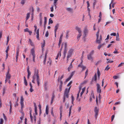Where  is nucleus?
I'll return each mask as SVG.
<instances>
[{
  "label": "nucleus",
  "mask_w": 124,
  "mask_h": 124,
  "mask_svg": "<svg viewBox=\"0 0 124 124\" xmlns=\"http://www.w3.org/2000/svg\"><path fill=\"white\" fill-rule=\"evenodd\" d=\"M19 54V51L18 50H17L16 52V61L17 62V58L18 57V55Z\"/></svg>",
  "instance_id": "obj_26"
},
{
  "label": "nucleus",
  "mask_w": 124,
  "mask_h": 124,
  "mask_svg": "<svg viewBox=\"0 0 124 124\" xmlns=\"http://www.w3.org/2000/svg\"><path fill=\"white\" fill-rule=\"evenodd\" d=\"M52 62L51 60L50 59H49V61L47 62V64H48V65H51Z\"/></svg>",
  "instance_id": "obj_28"
},
{
  "label": "nucleus",
  "mask_w": 124,
  "mask_h": 124,
  "mask_svg": "<svg viewBox=\"0 0 124 124\" xmlns=\"http://www.w3.org/2000/svg\"><path fill=\"white\" fill-rule=\"evenodd\" d=\"M86 3H87V10H88V12H90V9H89V7L90 6L89 3V1H87V2Z\"/></svg>",
  "instance_id": "obj_21"
},
{
  "label": "nucleus",
  "mask_w": 124,
  "mask_h": 124,
  "mask_svg": "<svg viewBox=\"0 0 124 124\" xmlns=\"http://www.w3.org/2000/svg\"><path fill=\"white\" fill-rule=\"evenodd\" d=\"M71 86H70L68 89L67 88H66L65 90L69 92L70 89L71 87Z\"/></svg>",
  "instance_id": "obj_45"
},
{
  "label": "nucleus",
  "mask_w": 124,
  "mask_h": 124,
  "mask_svg": "<svg viewBox=\"0 0 124 124\" xmlns=\"http://www.w3.org/2000/svg\"><path fill=\"white\" fill-rule=\"evenodd\" d=\"M63 34H62L60 35V37L59 40H62V38L63 36Z\"/></svg>",
  "instance_id": "obj_59"
},
{
  "label": "nucleus",
  "mask_w": 124,
  "mask_h": 124,
  "mask_svg": "<svg viewBox=\"0 0 124 124\" xmlns=\"http://www.w3.org/2000/svg\"><path fill=\"white\" fill-rule=\"evenodd\" d=\"M66 44V48L67 47V44L66 43H63L62 44L61 46V47L60 48V51L58 53L59 54V56L60 57L61 56V51L62 50V49L63 47L64 48V46L65 45V44Z\"/></svg>",
  "instance_id": "obj_3"
},
{
  "label": "nucleus",
  "mask_w": 124,
  "mask_h": 124,
  "mask_svg": "<svg viewBox=\"0 0 124 124\" xmlns=\"http://www.w3.org/2000/svg\"><path fill=\"white\" fill-rule=\"evenodd\" d=\"M60 120H61L62 119L61 118H62V114L61 109L60 110Z\"/></svg>",
  "instance_id": "obj_52"
},
{
  "label": "nucleus",
  "mask_w": 124,
  "mask_h": 124,
  "mask_svg": "<svg viewBox=\"0 0 124 124\" xmlns=\"http://www.w3.org/2000/svg\"><path fill=\"white\" fill-rule=\"evenodd\" d=\"M85 87H84V88H83L82 89V92L80 94V96H82V94L84 92L85 90Z\"/></svg>",
  "instance_id": "obj_20"
},
{
  "label": "nucleus",
  "mask_w": 124,
  "mask_h": 124,
  "mask_svg": "<svg viewBox=\"0 0 124 124\" xmlns=\"http://www.w3.org/2000/svg\"><path fill=\"white\" fill-rule=\"evenodd\" d=\"M42 19H40V26H41L42 24Z\"/></svg>",
  "instance_id": "obj_57"
},
{
  "label": "nucleus",
  "mask_w": 124,
  "mask_h": 124,
  "mask_svg": "<svg viewBox=\"0 0 124 124\" xmlns=\"http://www.w3.org/2000/svg\"><path fill=\"white\" fill-rule=\"evenodd\" d=\"M108 61L107 62V63H112L113 62V61H111L110 60H109L108 59H106Z\"/></svg>",
  "instance_id": "obj_35"
},
{
  "label": "nucleus",
  "mask_w": 124,
  "mask_h": 124,
  "mask_svg": "<svg viewBox=\"0 0 124 124\" xmlns=\"http://www.w3.org/2000/svg\"><path fill=\"white\" fill-rule=\"evenodd\" d=\"M21 107V108L22 110L23 108L24 107V104L23 103H20Z\"/></svg>",
  "instance_id": "obj_49"
},
{
  "label": "nucleus",
  "mask_w": 124,
  "mask_h": 124,
  "mask_svg": "<svg viewBox=\"0 0 124 124\" xmlns=\"http://www.w3.org/2000/svg\"><path fill=\"white\" fill-rule=\"evenodd\" d=\"M53 23V21L52 20L51 18H50L49 19L48 24H49L50 23Z\"/></svg>",
  "instance_id": "obj_30"
},
{
  "label": "nucleus",
  "mask_w": 124,
  "mask_h": 124,
  "mask_svg": "<svg viewBox=\"0 0 124 124\" xmlns=\"http://www.w3.org/2000/svg\"><path fill=\"white\" fill-rule=\"evenodd\" d=\"M86 66H83L82 67V71L85 70L86 69Z\"/></svg>",
  "instance_id": "obj_46"
},
{
  "label": "nucleus",
  "mask_w": 124,
  "mask_h": 124,
  "mask_svg": "<svg viewBox=\"0 0 124 124\" xmlns=\"http://www.w3.org/2000/svg\"><path fill=\"white\" fill-rule=\"evenodd\" d=\"M99 30H98V31L96 33V36H97V38H99Z\"/></svg>",
  "instance_id": "obj_48"
},
{
  "label": "nucleus",
  "mask_w": 124,
  "mask_h": 124,
  "mask_svg": "<svg viewBox=\"0 0 124 124\" xmlns=\"http://www.w3.org/2000/svg\"><path fill=\"white\" fill-rule=\"evenodd\" d=\"M74 51V49H70L68 51V53L71 54H72L73 52Z\"/></svg>",
  "instance_id": "obj_27"
},
{
  "label": "nucleus",
  "mask_w": 124,
  "mask_h": 124,
  "mask_svg": "<svg viewBox=\"0 0 124 124\" xmlns=\"http://www.w3.org/2000/svg\"><path fill=\"white\" fill-rule=\"evenodd\" d=\"M62 85H60L59 86V91L60 92H61L62 91Z\"/></svg>",
  "instance_id": "obj_58"
},
{
  "label": "nucleus",
  "mask_w": 124,
  "mask_h": 124,
  "mask_svg": "<svg viewBox=\"0 0 124 124\" xmlns=\"http://www.w3.org/2000/svg\"><path fill=\"white\" fill-rule=\"evenodd\" d=\"M44 43H43L42 44V45L41 47L42 48V49L45 46V40H44Z\"/></svg>",
  "instance_id": "obj_36"
},
{
  "label": "nucleus",
  "mask_w": 124,
  "mask_h": 124,
  "mask_svg": "<svg viewBox=\"0 0 124 124\" xmlns=\"http://www.w3.org/2000/svg\"><path fill=\"white\" fill-rule=\"evenodd\" d=\"M99 110V109L97 107H95L94 111L95 113V117L96 119L97 118L98 115Z\"/></svg>",
  "instance_id": "obj_4"
},
{
  "label": "nucleus",
  "mask_w": 124,
  "mask_h": 124,
  "mask_svg": "<svg viewBox=\"0 0 124 124\" xmlns=\"http://www.w3.org/2000/svg\"><path fill=\"white\" fill-rule=\"evenodd\" d=\"M81 36V33H79V34L78 35L77 37V39H78V40L80 39V37Z\"/></svg>",
  "instance_id": "obj_31"
},
{
  "label": "nucleus",
  "mask_w": 124,
  "mask_h": 124,
  "mask_svg": "<svg viewBox=\"0 0 124 124\" xmlns=\"http://www.w3.org/2000/svg\"><path fill=\"white\" fill-rule=\"evenodd\" d=\"M115 117V115H113L111 117V121L112 122L114 119V118Z\"/></svg>",
  "instance_id": "obj_63"
},
{
  "label": "nucleus",
  "mask_w": 124,
  "mask_h": 124,
  "mask_svg": "<svg viewBox=\"0 0 124 124\" xmlns=\"http://www.w3.org/2000/svg\"><path fill=\"white\" fill-rule=\"evenodd\" d=\"M72 103L73 104L74 100V98L72 95L71 96Z\"/></svg>",
  "instance_id": "obj_44"
},
{
  "label": "nucleus",
  "mask_w": 124,
  "mask_h": 124,
  "mask_svg": "<svg viewBox=\"0 0 124 124\" xmlns=\"http://www.w3.org/2000/svg\"><path fill=\"white\" fill-rule=\"evenodd\" d=\"M72 81H70L69 82V83L67 84V86H70L72 84Z\"/></svg>",
  "instance_id": "obj_62"
},
{
  "label": "nucleus",
  "mask_w": 124,
  "mask_h": 124,
  "mask_svg": "<svg viewBox=\"0 0 124 124\" xmlns=\"http://www.w3.org/2000/svg\"><path fill=\"white\" fill-rule=\"evenodd\" d=\"M94 53V50H92L91 51L90 53L89 54V55H93V54Z\"/></svg>",
  "instance_id": "obj_42"
},
{
  "label": "nucleus",
  "mask_w": 124,
  "mask_h": 124,
  "mask_svg": "<svg viewBox=\"0 0 124 124\" xmlns=\"http://www.w3.org/2000/svg\"><path fill=\"white\" fill-rule=\"evenodd\" d=\"M105 45V44L103 43L102 44L99 45L98 46V49L100 50L101 47H103Z\"/></svg>",
  "instance_id": "obj_17"
},
{
  "label": "nucleus",
  "mask_w": 124,
  "mask_h": 124,
  "mask_svg": "<svg viewBox=\"0 0 124 124\" xmlns=\"http://www.w3.org/2000/svg\"><path fill=\"white\" fill-rule=\"evenodd\" d=\"M39 29H38L36 33L37 34L36 36V38L38 39V40H39Z\"/></svg>",
  "instance_id": "obj_12"
},
{
  "label": "nucleus",
  "mask_w": 124,
  "mask_h": 124,
  "mask_svg": "<svg viewBox=\"0 0 124 124\" xmlns=\"http://www.w3.org/2000/svg\"><path fill=\"white\" fill-rule=\"evenodd\" d=\"M59 27V24H57L54 27L55 29L54 30V32H56L57 30Z\"/></svg>",
  "instance_id": "obj_14"
},
{
  "label": "nucleus",
  "mask_w": 124,
  "mask_h": 124,
  "mask_svg": "<svg viewBox=\"0 0 124 124\" xmlns=\"http://www.w3.org/2000/svg\"><path fill=\"white\" fill-rule=\"evenodd\" d=\"M9 69H8L6 75V78L10 79L11 78V75L9 73Z\"/></svg>",
  "instance_id": "obj_7"
},
{
  "label": "nucleus",
  "mask_w": 124,
  "mask_h": 124,
  "mask_svg": "<svg viewBox=\"0 0 124 124\" xmlns=\"http://www.w3.org/2000/svg\"><path fill=\"white\" fill-rule=\"evenodd\" d=\"M9 49V46H8L7 47L6 49V52L7 54H8V51Z\"/></svg>",
  "instance_id": "obj_41"
},
{
  "label": "nucleus",
  "mask_w": 124,
  "mask_h": 124,
  "mask_svg": "<svg viewBox=\"0 0 124 124\" xmlns=\"http://www.w3.org/2000/svg\"><path fill=\"white\" fill-rule=\"evenodd\" d=\"M66 9L68 11L71 12L72 11V9L70 8H66Z\"/></svg>",
  "instance_id": "obj_33"
},
{
  "label": "nucleus",
  "mask_w": 124,
  "mask_h": 124,
  "mask_svg": "<svg viewBox=\"0 0 124 124\" xmlns=\"http://www.w3.org/2000/svg\"><path fill=\"white\" fill-rule=\"evenodd\" d=\"M30 68L29 66L28 67L27 69V71L28 73V76H30L31 74V72L30 71Z\"/></svg>",
  "instance_id": "obj_18"
},
{
  "label": "nucleus",
  "mask_w": 124,
  "mask_h": 124,
  "mask_svg": "<svg viewBox=\"0 0 124 124\" xmlns=\"http://www.w3.org/2000/svg\"><path fill=\"white\" fill-rule=\"evenodd\" d=\"M46 57H45V58H44V62H43L44 64V65L45 64H46Z\"/></svg>",
  "instance_id": "obj_61"
},
{
  "label": "nucleus",
  "mask_w": 124,
  "mask_h": 124,
  "mask_svg": "<svg viewBox=\"0 0 124 124\" xmlns=\"http://www.w3.org/2000/svg\"><path fill=\"white\" fill-rule=\"evenodd\" d=\"M48 35L49 33L48 32V31H47L45 35L46 37H47L48 36Z\"/></svg>",
  "instance_id": "obj_60"
},
{
  "label": "nucleus",
  "mask_w": 124,
  "mask_h": 124,
  "mask_svg": "<svg viewBox=\"0 0 124 124\" xmlns=\"http://www.w3.org/2000/svg\"><path fill=\"white\" fill-rule=\"evenodd\" d=\"M113 53L114 54H116L119 53V52H118L115 49V50L114 52Z\"/></svg>",
  "instance_id": "obj_51"
},
{
  "label": "nucleus",
  "mask_w": 124,
  "mask_h": 124,
  "mask_svg": "<svg viewBox=\"0 0 124 124\" xmlns=\"http://www.w3.org/2000/svg\"><path fill=\"white\" fill-rule=\"evenodd\" d=\"M31 53L33 56V61L34 62H35V50L34 48H32L31 49Z\"/></svg>",
  "instance_id": "obj_2"
},
{
  "label": "nucleus",
  "mask_w": 124,
  "mask_h": 124,
  "mask_svg": "<svg viewBox=\"0 0 124 124\" xmlns=\"http://www.w3.org/2000/svg\"><path fill=\"white\" fill-rule=\"evenodd\" d=\"M62 40H59V43L58 44V45L59 46V47H60V45H61V44L62 43Z\"/></svg>",
  "instance_id": "obj_55"
},
{
  "label": "nucleus",
  "mask_w": 124,
  "mask_h": 124,
  "mask_svg": "<svg viewBox=\"0 0 124 124\" xmlns=\"http://www.w3.org/2000/svg\"><path fill=\"white\" fill-rule=\"evenodd\" d=\"M23 98L22 96L21 97V100H20V103H23Z\"/></svg>",
  "instance_id": "obj_32"
},
{
  "label": "nucleus",
  "mask_w": 124,
  "mask_h": 124,
  "mask_svg": "<svg viewBox=\"0 0 124 124\" xmlns=\"http://www.w3.org/2000/svg\"><path fill=\"white\" fill-rule=\"evenodd\" d=\"M44 18V24L46 25L47 22V18L46 17H45Z\"/></svg>",
  "instance_id": "obj_37"
},
{
  "label": "nucleus",
  "mask_w": 124,
  "mask_h": 124,
  "mask_svg": "<svg viewBox=\"0 0 124 124\" xmlns=\"http://www.w3.org/2000/svg\"><path fill=\"white\" fill-rule=\"evenodd\" d=\"M71 78L70 76L68 78L66 79V81L67 82L69 81L70 80Z\"/></svg>",
  "instance_id": "obj_56"
},
{
  "label": "nucleus",
  "mask_w": 124,
  "mask_h": 124,
  "mask_svg": "<svg viewBox=\"0 0 124 124\" xmlns=\"http://www.w3.org/2000/svg\"><path fill=\"white\" fill-rule=\"evenodd\" d=\"M29 42L30 44L31 45L33 46V44L32 43L31 39H29Z\"/></svg>",
  "instance_id": "obj_34"
},
{
  "label": "nucleus",
  "mask_w": 124,
  "mask_h": 124,
  "mask_svg": "<svg viewBox=\"0 0 124 124\" xmlns=\"http://www.w3.org/2000/svg\"><path fill=\"white\" fill-rule=\"evenodd\" d=\"M30 13H28L27 14L26 18V21H27L29 18L30 17Z\"/></svg>",
  "instance_id": "obj_23"
},
{
  "label": "nucleus",
  "mask_w": 124,
  "mask_h": 124,
  "mask_svg": "<svg viewBox=\"0 0 124 124\" xmlns=\"http://www.w3.org/2000/svg\"><path fill=\"white\" fill-rule=\"evenodd\" d=\"M3 117H4V119L5 120H7V118L6 116H5V114L4 113L3 114Z\"/></svg>",
  "instance_id": "obj_64"
},
{
  "label": "nucleus",
  "mask_w": 124,
  "mask_h": 124,
  "mask_svg": "<svg viewBox=\"0 0 124 124\" xmlns=\"http://www.w3.org/2000/svg\"><path fill=\"white\" fill-rule=\"evenodd\" d=\"M66 44H65L64 46V50L63 52L64 56H66V53L67 50V48H66Z\"/></svg>",
  "instance_id": "obj_11"
},
{
  "label": "nucleus",
  "mask_w": 124,
  "mask_h": 124,
  "mask_svg": "<svg viewBox=\"0 0 124 124\" xmlns=\"http://www.w3.org/2000/svg\"><path fill=\"white\" fill-rule=\"evenodd\" d=\"M48 85V83L47 82H44V89L45 91H46L47 89V85Z\"/></svg>",
  "instance_id": "obj_10"
},
{
  "label": "nucleus",
  "mask_w": 124,
  "mask_h": 124,
  "mask_svg": "<svg viewBox=\"0 0 124 124\" xmlns=\"http://www.w3.org/2000/svg\"><path fill=\"white\" fill-rule=\"evenodd\" d=\"M26 0H22L21 2V3L23 5L25 2V1Z\"/></svg>",
  "instance_id": "obj_54"
},
{
  "label": "nucleus",
  "mask_w": 124,
  "mask_h": 124,
  "mask_svg": "<svg viewBox=\"0 0 124 124\" xmlns=\"http://www.w3.org/2000/svg\"><path fill=\"white\" fill-rule=\"evenodd\" d=\"M42 13H41L39 14V19H42Z\"/></svg>",
  "instance_id": "obj_50"
},
{
  "label": "nucleus",
  "mask_w": 124,
  "mask_h": 124,
  "mask_svg": "<svg viewBox=\"0 0 124 124\" xmlns=\"http://www.w3.org/2000/svg\"><path fill=\"white\" fill-rule=\"evenodd\" d=\"M72 62H71V63L70 64V66H69V67H68V71H70V69L71 68H72Z\"/></svg>",
  "instance_id": "obj_19"
},
{
  "label": "nucleus",
  "mask_w": 124,
  "mask_h": 124,
  "mask_svg": "<svg viewBox=\"0 0 124 124\" xmlns=\"http://www.w3.org/2000/svg\"><path fill=\"white\" fill-rule=\"evenodd\" d=\"M96 85L97 93H101V91L100 85L99 84H97Z\"/></svg>",
  "instance_id": "obj_5"
},
{
  "label": "nucleus",
  "mask_w": 124,
  "mask_h": 124,
  "mask_svg": "<svg viewBox=\"0 0 124 124\" xmlns=\"http://www.w3.org/2000/svg\"><path fill=\"white\" fill-rule=\"evenodd\" d=\"M97 73L98 78L99 79L100 78V71H99V69L98 68Z\"/></svg>",
  "instance_id": "obj_22"
},
{
  "label": "nucleus",
  "mask_w": 124,
  "mask_h": 124,
  "mask_svg": "<svg viewBox=\"0 0 124 124\" xmlns=\"http://www.w3.org/2000/svg\"><path fill=\"white\" fill-rule=\"evenodd\" d=\"M72 54H70L69 53H68V54H67V63L68 62V61L69 58L71 56Z\"/></svg>",
  "instance_id": "obj_15"
},
{
  "label": "nucleus",
  "mask_w": 124,
  "mask_h": 124,
  "mask_svg": "<svg viewBox=\"0 0 124 124\" xmlns=\"http://www.w3.org/2000/svg\"><path fill=\"white\" fill-rule=\"evenodd\" d=\"M99 38H97L96 42L100 44L101 43V41L102 40V36L101 35H100V38L99 39H98Z\"/></svg>",
  "instance_id": "obj_8"
},
{
  "label": "nucleus",
  "mask_w": 124,
  "mask_h": 124,
  "mask_svg": "<svg viewBox=\"0 0 124 124\" xmlns=\"http://www.w3.org/2000/svg\"><path fill=\"white\" fill-rule=\"evenodd\" d=\"M53 108L52 107L51 110V114L53 116H54V115L53 113Z\"/></svg>",
  "instance_id": "obj_38"
},
{
  "label": "nucleus",
  "mask_w": 124,
  "mask_h": 124,
  "mask_svg": "<svg viewBox=\"0 0 124 124\" xmlns=\"http://www.w3.org/2000/svg\"><path fill=\"white\" fill-rule=\"evenodd\" d=\"M110 67H109L108 65L105 69V70L107 71L110 69Z\"/></svg>",
  "instance_id": "obj_40"
},
{
  "label": "nucleus",
  "mask_w": 124,
  "mask_h": 124,
  "mask_svg": "<svg viewBox=\"0 0 124 124\" xmlns=\"http://www.w3.org/2000/svg\"><path fill=\"white\" fill-rule=\"evenodd\" d=\"M75 28L76 30L78 31L79 33H81L82 31L80 28H79L78 26H77Z\"/></svg>",
  "instance_id": "obj_13"
},
{
  "label": "nucleus",
  "mask_w": 124,
  "mask_h": 124,
  "mask_svg": "<svg viewBox=\"0 0 124 124\" xmlns=\"http://www.w3.org/2000/svg\"><path fill=\"white\" fill-rule=\"evenodd\" d=\"M87 57L88 59L89 60H93V58L92 55L89 54L87 55Z\"/></svg>",
  "instance_id": "obj_16"
},
{
  "label": "nucleus",
  "mask_w": 124,
  "mask_h": 124,
  "mask_svg": "<svg viewBox=\"0 0 124 124\" xmlns=\"http://www.w3.org/2000/svg\"><path fill=\"white\" fill-rule=\"evenodd\" d=\"M94 78V81H96L97 80V76L96 73H95L94 75V77L92 79H93Z\"/></svg>",
  "instance_id": "obj_25"
},
{
  "label": "nucleus",
  "mask_w": 124,
  "mask_h": 124,
  "mask_svg": "<svg viewBox=\"0 0 124 124\" xmlns=\"http://www.w3.org/2000/svg\"><path fill=\"white\" fill-rule=\"evenodd\" d=\"M69 92L65 90L64 94L63 96V97L65 98H68L69 97Z\"/></svg>",
  "instance_id": "obj_9"
},
{
  "label": "nucleus",
  "mask_w": 124,
  "mask_h": 124,
  "mask_svg": "<svg viewBox=\"0 0 124 124\" xmlns=\"http://www.w3.org/2000/svg\"><path fill=\"white\" fill-rule=\"evenodd\" d=\"M39 71L38 70H35L34 71V73L32 77V82L33 83H35V80L36 78H37V80L39 79Z\"/></svg>",
  "instance_id": "obj_1"
},
{
  "label": "nucleus",
  "mask_w": 124,
  "mask_h": 124,
  "mask_svg": "<svg viewBox=\"0 0 124 124\" xmlns=\"http://www.w3.org/2000/svg\"><path fill=\"white\" fill-rule=\"evenodd\" d=\"M75 72V71H72L70 75V77L71 78H72V76H73V75L74 74Z\"/></svg>",
  "instance_id": "obj_39"
},
{
  "label": "nucleus",
  "mask_w": 124,
  "mask_h": 124,
  "mask_svg": "<svg viewBox=\"0 0 124 124\" xmlns=\"http://www.w3.org/2000/svg\"><path fill=\"white\" fill-rule=\"evenodd\" d=\"M116 40H117V41H119L120 39L119 38V36H116Z\"/></svg>",
  "instance_id": "obj_47"
},
{
  "label": "nucleus",
  "mask_w": 124,
  "mask_h": 124,
  "mask_svg": "<svg viewBox=\"0 0 124 124\" xmlns=\"http://www.w3.org/2000/svg\"><path fill=\"white\" fill-rule=\"evenodd\" d=\"M55 97V95L54 94V93H52V95L51 98V100H54V98Z\"/></svg>",
  "instance_id": "obj_43"
},
{
  "label": "nucleus",
  "mask_w": 124,
  "mask_h": 124,
  "mask_svg": "<svg viewBox=\"0 0 124 124\" xmlns=\"http://www.w3.org/2000/svg\"><path fill=\"white\" fill-rule=\"evenodd\" d=\"M3 120L2 118L0 119V124H3Z\"/></svg>",
  "instance_id": "obj_53"
},
{
  "label": "nucleus",
  "mask_w": 124,
  "mask_h": 124,
  "mask_svg": "<svg viewBox=\"0 0 124 124\" xmlns=\"http://www.w3.org/2000/svg\"><path fill=\"white\" fill-rule=\"evenodd\" d=\"M88 29L87 27H85L84 28V37H85L88 32Z\"/></svg>",
  "instance_id": "obj_6"
},
{
  "label": "nucleus",
  "mask_w": 124,
  "mask_h": 124,
  "mask_svg": "<svg viewBox=\"0 0 124 124\" xmlns=\"http://www.w3.org/2000/svg\"><path fill=\"white\" fill-rule=\"evenodd\" d=\"M49 108L47 106L46 107V115H48V113Z\"/></svg>",
  "instance_id": "obj_24"
},
{
  "label": "nucleus",
  "mask_w": 124,
  "mask_h": 124,
  "mask_svg": "<svg viewBox=\"0 0 124 124\" xmlns=\"http://www.w3.org/2000/svg\"><path fill=\"white\" fill-rule=\"evenodd\" d=\"M88 69L86 70V72L85 73V78L86 76L88 75Z\"/></svg>",
  "instance_id": "obj_29"
}]
</instances>
